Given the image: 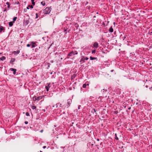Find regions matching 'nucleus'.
I'll list each match as a JSON object with an SVG mask.
<instances>
[{
	"label": "nucleus",
	"instance_id": "obj_1",
	"mask_svg": "<svg viewBox=\"0 0 152 152\" xmlns=\"http://www.w3.org/2000/svg\"><path fill=\"white\" fill-rule=\"evenodd\" d=\"M72 100L70 99H68L67 101V103L64 105V108H68L70 106V105L71 104Z\"/></svg>",
	"mask_w": 152,
	"mask_h": 152
},
{
	"label": "nucleus",
	"instance_id": "obj_2",
	"mask_svg": "<svg viewBox=\"0 0 152 152\" xmlns=\"http://www.w3.org/2000/svg\"><path fill=\"white\" fill-rule=\"evenodd\" d=\"M88 59V58L86 56H82L80 60V64H83L85 62V60H87Z\"/></svg>",
	"mask_w": 152,
	"mask_h": 152
},
{
	"label": "nucleus",
	"instance_id": "obj_3",
	"mask_svg": "<svg viewBox=\"0 0 152 152\" xmlns=\"http://www.w3.org/2000/svg\"><path fill=\"white\" fill-rule=\"evenodd\" d=\"M51 9L50 7H47L43 10V12L45 14H49L50 12L51 11Z\"/></svg>",
	"mask_w": 152,
	"mask_h": 152
},
{
	"label": "nucleus",
	"instance_id": "obj_4",
	"mask_svg": "<svg viewBox=\"0 0 152 152\" xmlns=\"http://www.w3.org/2000/svg\"><path fill=\"white\" fill-rule=\"evenodd\" d=\"M43 97H44V96H41L37 97L36 96H34L33 97V99L34 101H39Z\"/></svg>",
	"mask_w": 152,
	"mask_h": 152
},
{
	"label": "nucleus",
	"instance_id": "obj_5",
	"mask_svg": "<svg viewBox=\"0 0 152 152\" xmlns=\"http://www.w3.org/2000/svg\"><path fill=\"white\" fill-rule=\"evenodd\" d=\"M31 48H33L37 46V44L38 43V42L36 41L35 42H31Z\"/></svg>",
	"mask_w": 152,
	"mask_h": 152
},
{
	"label": "nucleus",
	"instance_id": "obj_6",
	"mask_svg": "<svg viewBox=\"0 0 152 152\" xmlns=\"http://www.w3.org/2000/svg\"><path fill=\"white\" fill-rule=\"evenodd\" d=\"M93 47L95 48H97L98 47V44L97 42H95L93 44Z\"/></svg>",
	"mask_w": 152,
	"mask_h": 152
},
{
	"label": "nucleus",
	"instance_id": "obj_7",
	"mask_svg": "<svg viewBox=\"0 0 152 152\" xmlns=\"http://www.w3.org/2000/svg\"><path fill=\"white\" fill-rule=\"evenodd\" d=\"M74 51H72L71 52L69 53L68 55V56H71L74 55Z\"/></svg>",
	"mask_w": 152,
	"mask_h": 152
},
{
	"label": "nucleus",
	"instance_id": "obj_8",
	"mask_svg": "<svg viewBox=\"0 0 152 152\" xmlns=\"http://www.w3.org/2000/svg\"><path fill=\"white\" fill-rule=\"evenodd\" d=\"M10 70L11 71H13V73L14 75H15V74L16 71V69H13V68H11L10 69Z\"/></svg>",
	"mask_w": 152,
	"mask_h": 152
},
{
	"label": "nucleus",
	"instance_id": "obj_9",
	"mask_svg": "<svg viewBox=\"0 0 152 152\" xmlns=\"http://www.w3.org/2000/svg\"><path fill=\"white\" fill-rule=\"evenodd\" d=\"M90 60H96L97 61V58L96 57H93L91 56L90 57Z\"/></svg>",
	"mask_w": 152,
	"mask_h": 152
},
{
	"label": "nucleus",
	"instance_id": "obj_10",
	"mask_svg": "<svg viewBox=\"0 0 152 152\" xmlns=\"http://www.w3.org/2000/svg\"><path fill=\"white\" fill-rule=\"evenodd\" d=\"M109 31L111 33H112L113 31V29L112 28V26H111L109 29Z\"/></svg>",
	"mask_w": 152,
	"mask_h": 152
},
{
	"label": "nucleus",
	"instance_id": "obj_11",
	"mask_svg": "<svg viewBox=\"0 0 152 152\" xmlns=\"http://www.w3.org/2000/svg\"><path fill=\"white\" fill-rule=\"evenodd\" d=\"M15 58H11L10 61V63L13 64V62L15 61Z\"/></svg>",
	"mask_w": 152,
	"mask_h": 152
},
{
	"label": "nucleus",
	"instance_id": "obj_12",
	"mask_svg": "<svg viewBox=\"0 0 152 152\" xmlns=\"http://www.w3.org/2000/svg\"><path fill=\"white\" fill-rule=\"evenodd\" d=\"M107 91V89H103L101 91V92L102 94H104L105 92Z\"/></svg>",
	"mask_w": 152,
	"mask_h": 152
},
{
	"label": "nucleus",
	"instance_id": "obj_13",
	"mask_svg": "<svg viewBox=\"0 0 152 152\" xmlns=\"http://www.w3.org/2000/svg\"><path fill=\"white\" fill-rule=\"evenodd\" d=\"M6 59V58L5 56H2L1 58H0V59L1 60L3 61L5 60Z\"/></svg>",
	"mask_w": 152,
	"mask_h": 152
},
{
	"label": "nucleus",
	"instance_id": "obj_14",
	"mask_svg": "<svg viewBox=\"0 0 152 152\" xmlns=\"http://www.w3.org/2000/svg\"><path fill=\"white\" fill-rule=\"evenodd\" d=\"M47 86H48V87L49 88H52L51 87V84L50 83H47Z\"/></svg>",
	"mask_w": 152,
	"mask_h": 152
},
{
	"label": "nucleus",
	"instance_id": "obj_15",
	"mask_svg": "<svg viewBox=\"0 0 152 152\" xmlns=\"http://www.w3.org/2000/svg\"><path fill=\"white\" fill-rule=\"evenodd\" d=\"M13 24V23L12 22H10L9 23V25L10 26H12Z\"/></svg>",
	"mask_w": 152,
	"mask_h": 152
},
{
	"label": "nucleus",
	"instance_id": "obj_16",
	"mask_svg": "<svg viewBox=\"0 0 152 152\" xmlns=\"http://www.w3.org/2000/svg\"><path fill=\"white\" fill-rule=\"evenodd\" d=\"M4 28L3 26H0V32H1L3 30Z\"/></svg>",
	"mask_w": 152,
	"mask_h": 152
},
{
	"label": "nucleus",
	"instance_id": "obj_17",
	"mask_svg": "<svg viewBox=\"0 0 152 152\" xmlns=\"http://www.w3.org/2000/svg\"><path fill=\"white\" fill-rule=\"evenodd\" d=\"M87 85L88 86V84L87 85L86 84H83V88H86Z\"/></svg>",
	"mask_w": 152,
	"mask_h": 152
},
{
	"label": "nucleus",
	"instance_id": "obj_18",
	"mask_svg": "<svg viewBox=\"0 0 152 152\" xmlns=\"http://www.w3.org/2000/svg\"><path fill=\"white\" fill-rule=\"evenodd\" d=\"M58 105H59V106L60 107H61V103H58L56 104V107H58Z\"/></svg>",
	"mask_w": 152,
	"mask_h": 152
},
{
	"label": "nucleus",
	"instance_id": "obj_19",
	"mask_svg": "<svg viewBox=\"0 0 152 152\" xmlns=\"http://www.w3.org/2000/svg\"><path fill=\"white\" fill-rule=\"evenodd\" d=\"M34 0H31V1L32 2V5L33 6H34L35 4V3L34 2Z\"/></svg>",
	"mask_w": 152,
	"mask_h": 152
},
{
	"label": "nucleus",
	"instance_id": "obj_20",
	"mask_svg": "<svg viewBox=\"0 0 152 152\" xmlns=\"http://www.w3.org/2000/svg\"><path fill=\"white\" fill-rule=\"evenodd\" d=\"M26 46L27 47H29L31 46V42H29V44L27 45Z\"/></svg>",
	"mask_w": 152,
	"mask_h": 152
},
{
	"label": "nucleus",
	"instance_id": "obj_21",
	"mask_svg": "<svg viewBox=\"0 0 152 152\" xmlns=\"http://www.w3.org/2000/svg\"><path fill=\"white\" fill-rule=\"evenodd\" d=\"M115 139L116 140H118V137H117L116 134H115Z\"/></svg>",
	"mask_w": 152,
	"mask_h": 152
},
{
	"label": "nucleus",
	"instance_id": "obj_22",
	"mask_svg": "<svg viewBox=\"0 0 152 152\" xmlns=\"http://www.w3.org/2000/svg\"><path fill=\"white\" fill-rule=\"evenodd\" d=\"M41 4L43 6H45V2L44 1H42L41 2Z\"/></svg>",
	"mask_w": 152,
	"mask_h": 152
},
{
	"label": "nucleus",
	"instance_id": "obj_23",
	"mask_svg": "<svg viewBox=\"0 0 152 152\" xmlns=\"http://www.w3.org/2000/svg\"><path fill=\"white\" fill-rule=\"evenodd\" d=\"M18 51L17 52H16V51H14L12 52V54H18Z\"/></svg>",
	"mask_w": 152,
	"mask_h": 152
},
{
	"label": "nucleus",
	"instance_id": "obj_24",
	"mask_svg": "<svg viewBox=\"0 0 152 152\" xmlns=\"http://www.w3.org/2000/svg\"><path fill=\"white\" fill-rule=\"evenodd\" d=\"M96 50H93L91 51L92 53H96Z\"/></svg>",
	"mask_w": 152,
	"mask_h": 152
},
{
	"label": "nucleus",
	"instance_id": "obj_25",
	"mask_svg": "<svg viewBox=\"0 0 152 152\" xmlns=\"http://www.w3.org/2000/svg\"><path fill=\"white\" fill-rule=\"evenodd\" d=\"M6 4L7 5V7L8 8H9L10 7V5L9 2H6Z\"/></svg>",
	"mask_w": 152,
	"mask_h": 152
},
{
	"label": "nucleus",
	"instance_id": "obj_26",
	"mask_svg": "<svg viewBox=\"0 0 152 152\" xmlns=\"http://www.w3.org/2000/svg\"><path fill=\"white\" fill-rule=\"evenodd\" d=\"M45 88L46 89L47 91H49V88L47 86H45Z\"/></svg>",
	"mask_w": 152,
	"mask_h": 152
},
{
	"label": "nucleus",
	"instance_id": "obj_27",
	"mask_svg": "<svg viewBox=\"0 0 152 152\" xmlns=\"http://www.w3.org/2000/svg\"><path fill=\"white\" fill-rule=\"evenodd\" d=\"M31 108L33 110L35 109L36 108V107L34 106H32L31 107Z\"/></svg>",
	"mask_w": 152,
	"mask_h": 152
},
{
	"label": "nucleus",
	"instance_id": "obj_28",
	"mask_svg": "<svg viewBox=\"0 0 152 152\" xmlns=\"http://www.w3.org/2000/svg\"><path fill=\"white\" fill-rule=\"evenodd\" d=\"M28 6H29V8H30L32 9L33 7V5H29Z\"/></svg>",
	"mask_w": 152,
	"mask_h": 152
},
{
	"label": "nucleus",
	"instance_id": "obj_29",
	"mask_svg": "<svg viewBox=\"0 0 152 152\" xmlns=\"http://www.w3.org/2000/svg\"><path fill=\"white\" fill-rule=\"evenodd\" d=\"M17 18V17H14L13 19V21H15L16 20Z\"/></svg>",
	"mask_w": 152,
	"mask_h": 152
},
{
	"label": "nucleus",
	"instance_id": "obj_30",
	"mask_svg": "<svg viewBox=\"0 0 152 152\" xmlns=\"http://www.w3.org/2000/svg\"><path fill=\"white\" fill-rule=\"evenodd\" d=\"M26 115L27 116H29V113L27 112L26 113Z\"/></svg>",
	"mask_w": 152,
	"mask_h": 152
},
{
	"label": "nucleus",
	"instance_id": "obj_31",
	"mask_svg": "<svg viewBox=\"0 0 152 152\" xmlns=\"http://www.w3.org/2000/svg\"><path fill=\"white\" fill-rule=\"evenodd\" d=\"M28 23V20H26L25 21V24L26 25H27Z\"/></svg>",
	"mask_w": 152,
	"mask_h": 152
},
{
	"label": "nucleus",
	"instance_id": "obj_32",
	"mask_svg": "<svg viewBox=\"0 0 152 152\" xmlns=\"http://www.w3.org/2000/svg\"><path fill=\"white\" fill-rule=\"evenodd\" d=\"M36 18H37L39 17L37 13H36Z\"/></svg>",
	"mask_w": 152,
	"mask_h": 152
},
{
	"label": "nucleus",
	"instance_id": "obj_33",
	"mask_svg": "<svg viewBox=\"0 0 152 152\" xmlns=\"http://www.w3.org/2000/svg\"><path fill=\"white\" fill-rule=\"evenodd\" d=\"M74 52V55H77L78 54V53L77 52V51H75Z\"/></svg>",
	"mask_w": 152,
	"mask_h": 152
},
{
	"label": "nucleus",
	"instance_id": "obj_34",
	"mask_svg": "<svg viewBox=\"0 0 152 152\" xmlns=\"http://www.w3.org/2000/svg\"><path fill=\"white\" fill-rule=\"evenodd\" d=\"M66 30L65 29L64 30V32H65V34L66 33Z\"/></svg>",
	"mask_w": 152,
	"mask_h": 152
},
{
	"label": "nucleus",
	"instance_id": "obj_35",
	"mask_svg": "<svg viewBox=\"0 0 152 152\" xmlns=\"http://www.w3.org/2000/svg\"><path fill=\"white\" fill-rule=\"evenodd\" d=\"M81 106V105H79L78 106V109H80V107Z\"/></svg>",
	"mask_w": 152,
	"mask_h": 152
},
{
	"label": "nucleus",
	"instance_id": "obj_36",
	"mask_svg": "<svg viewBox=\"0 0 152 152\" xmlns=\"http://www.w3.org/2000/svg\"><path fill=\"white\" fill-rule=\"evenodd\" d=\"M25 123L26 124H27L28 123V121H26L25 122Z\"/></svg>",
	"mask_w": 152,
	"mask_h": 152
},
{
	"label": "nucleus",
	"instance_id": "obj_37",
	"mask_svg": "<svg viewBox=\"0 0 152 152\" xmlns=\"http://www.w3.org/2000/svg\"><path fill=\"white\" fill-rule=\"evenodd\" d=\"M93 110H94V112H96V110H95L94 109H93Z\"/></svg>",
	"mask_w": 152,
	"mask_h": 152
},
{
	"label": "nucleus",
	"instance_id": "obj_38",
	"mask_svg": "<svg viewBox=\"0 0 152 152\" xmlns=\"http://www.w3.org/2000/svg\"><path fill=\"white\" fill-rule=\"evenodd\" d=\"M46 146H44L43 147V148H44V149H45V148H46Z\"/></svg>",
	"mask_w": 152,
	"mask_h": 152
},
{
	"label": "nucleus",
	"instance_id": "obj_39",
	"mask_svg": "<svg viewBox=\"0 0 152 152\" xmlns=\"http://www.w3.org/2000/svg\"><path fill=\"white\" fill-rule=\"evenodd\" d=\"M27 8V9H29V6H28L27 7V8Z\"/></svg>",
	"mask_w": 152,
	"mask_h": 152
},
{
	"label": "nucleus",
	"instance_id": "obj_40",
	"mask_svg": "<svg viewBox=\"0 0 152 152\" xmlns=\"http://www.w3.org/2000/svg\"><path fill=\"white\" fill-rule=\"evenodd\" d=\"M6 10H6V9H4V11H4V12H5V11H6Z\"/></svg>",
	"mask_w": 152,
	"mask_h": 152
},
{
	"label": "nucleus",
	"instance_id": "obj_41",
	"mask_svg": "<svg viewBox=\"0 0 152 152\" xmlns=\"http://www.w3.org/2000/svg\"><path fill=\"white\" fill-rule=\"evenodd\" d=\"M126 38V37L125 36L123 37V40L124 39H125Z\"/></svg>",
	"mask_w": 152,
	"mask_h": 152
},
{
	"label": "nucleus",
	"instance_id": "obj_42",
	"mask_svg": "<svg viewBox=\"0 0 152 152\" xmlns=\"http://www.w3.org/2000/svg\"><path fill=\"white\" fill-rule=\"evenodd\" d=\"M131 109V107H129L128 108V109L129 110H130Z\"/></svg>",
	"mask_w": 152,
	"mask_h": 152
},
{
	"label": "nucleus",
	"instance_id": "obj_43",
	"mask_svg": "<svg viewBox=\"0 0 152 152\" xmlns=\"http://www.w3.org/2000/svg\"><path fill=\"white\" fill-rule=\"evenodd\" d=\"M115 114H117L118 113V112L117 111H115Z\"/></svg>",
	"mask_w": 152,
	"mask_h": 152
},
{
	"label": "nucleus",
	"instance_id": "obj_44",
	"mask_svg": "<svg viewBox=\"0 0 152 152\" xmlns=\"http://www.w3.org/2000/svg\"><path fill=\"white\" fill-rule=\"evenodd\" d=\"M113 71H114L113 70H111L110 71H111V72H113Z\"/></svg>",
	"mask_w": 152,
	"mask_h": 152
},
{
	"label": "nucleus",
	"instance_id": "obj_45",
	"mask_svg": "<svg viewBox=\"0 0 152 152\" xmlns=\"http://www.w3.org/2000/svg\"><path fill=\"white\" fill-rule=\"evenodd\" d=\"M152 88V87H151L150 88H149L151 90V89Z\"/></svg>",
	"mask_w": 152,
	"mask_h": 152
},
{
	"label": "nucleus",
	"instance_id": "obj_46",
	"mask_svg": "<svg viewBox=\"0 0 152 152\" xmlns=\"http://www.w3.org/2000/svg\"><path fill=\"white\" fill-rule=\"evenodd\" d=\"M43 131V130H41L40 132H42Z\"/></svg>",
	"mask_w": 152,
	"mask_h": 152
},
{
	"label": "nucleus",
	"instance_id": "obj_47",
	"mask_svg": "<svg viewBox=\"0 0 152 152\" xmlns=\"http://www.w3.org/2000/svg\"><path fill=\"white\" fill-rule=\"evenodd\" d=\"M96 17L95 16H94V17H93V18H95Z\"/></svg>",
	"mask_w": 152,
	"mask_h": 152
},
{
	"label": "nucleus",
	"instance_id": "obj_48",
	"mask_svg": "<svg viewBox=\"0 0 152 152\" xmlns=\"http://www.w3.org/2000/svg\"><path fill=\"white\" fill-rule=\"evenodd\" d=\"M42 152V151H40L39 152Z\"/></svg>",
	"mask_w": 152,
	"mask_h": 152
},
{
	"label": "nucleus",
	"instance_id": "obj_49",
	"mask_svg": "<svg viewBox=\"0 0 152 152\" xmlns=\"http://www.w3.org/2000/svg\"><path fill=\"white\" fill-rule=\"evenodd\" d=\"M146 87H147H147H148V86H146Z\"/></svg>",
	"mask_w": 152,
	"mask_h": 152
},
{
	"label": "nucleus",
	"instance_id": "obj_50",
	"mask_svg": "<svg viewBox=\"0 0 152 152\" xmlns=\"http://www.w3.org/2000/svg\"><path fill=\"white\" fill-rule=\"evenodd\" d=\"M113 24H115V22H114L113 23Z\"/></svg>",
	"mask_w": 152,
	"mask_h": 152
},
{
	"label": "nucleus",
	"instance_id": "obj_51",
	"mask_svg": "<svg viewBox=\"0 0 152 152\" xmlns=\"http://www.w3.org/2000/svg\"><path fill=\"white\" fill-rule=\"evenodd\" d=\"M49 66H49V65L48 66V67H49Z\"/></svg>",
	"mask_w": 152,
	"mask_h": 152
}]
</instances>
